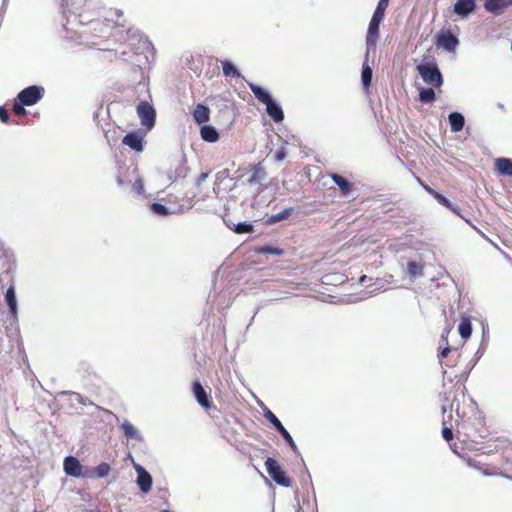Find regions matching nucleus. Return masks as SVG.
I'll list each match as a JSON object with an SVG mask.
<instances>
[{
    "label": "nucleus",
    "instance_id": "obj_1",
    "mask_svg": "<svg viewBox=\"0 0 512 512\" xmlns=\"http://www.w3.org/2000/svg\"><path fill=\"white\" fill-rule=\"evenodd\" d=\"M249 88L257 100L266 106L267 114L276 123L283 121L284 113L282 108L273 101L271 95L266 90L254 83H250Z\"/></svg>",
    "mask_w": 512,
    "mask_h": 512
},
{
    "label": "nucleus",
    "instance_id": "obj_2",
    "mask_svg": "<svg viewBox=\"0 0 512 512\" xmlns=\"http://www.w3.org/2000/svg\"><path fill=\"white\" fill-rule=\"evenodd\" d=\"M417 71L426 84L435 88L442 86L443 77L436 63L419 64L417 66Z\"/></svg>",
    "mask_w": 512,
    "mask_h": 512
},
{
    "label": "nucleus",
    "instance_id": "obj_3",
    "mask_svg": "<svg viewBox=\"0 0 512 512\" xmlns=\"http://www.w3.org/2000/svg\"><path fill=\"white\" fill-rule=\"evenodd\" d=\"M265 466L269 476L278 485L283 487H290L292 485L291 478L274 458L268 457L265 461Z\"/></svg>",
    "mask_w": 512,
    "mask_h": 512
},
{
    "label": "nucleus",
    "instance_id": "obj_4",
    "mask_svg": "<svg viewBox=\"0 0 512 512\" xmlns=\"http://www.w3.org/2000/svg\"><path fill=\"white\" fill-rule=\"evenodd\" d=\"M420 184L423 186V188L430 194L432 195L437 201L439 204L443 205L444 207L448 208L449 210H451L454 214H456L457 216L461 217L462 219H464L471 227H473L478 233H480L481 235H484L475 225H473L470 220L468 219H465L461 213H460V209L456 206H454L450 201L449 199H447L444 195H442L441 193L437 192L436 190H434L433 188H431L430 186L424 184L420 179H418Z\"/></svg>",
    "mask_w": 512,
    "mask_h": 512
},
{
    "label": "nucleus",
    "instance_id": "obj_5",
    "mask_svg": "<svg viewBox=\"0 0 512 512\" xmlns=\"http://www.w3.org/2000/svg\"><path fill=\"white\" fill-rule=\"evenodd\" d=\"M43 96L44 88L41 86L32 85L20 91L16 98L20 100L22 104L32 106L39 102Z\"/></svg>",
    "mask_w": 512,
    "mask_h": 512
},
{
    "label": "nucleus",
    "instance_id": "obj_6",
    "mask_svg": "<svg viewBox=\"0 0 512 512\" xmlns=\"http://www.w3.org/2000/svg\"><path fill=\"white\" fill-rule=\"evenodd\" d=\"M265 418L277 429V431L281 434V436L285 439L287 444L294 452H298V447L295 444L292 436L286 430V428L282 425L280 420L276 417V415L269 409L264 412Z\"/></svg>",
    "mask_w": 512,
    "mask_h": 512
},
{
    "label": "nucleus",
    "instance_id": "obj_7",
    "mask_svg": "<svg viewBox=\"0 0 512 512\" xmlns=\"http://www.w3.org/2000/svg\"><path fill=\"white\" fill-rule=\"evenodd\" d=\"M137 114L141 120V124L148 129H151L155 124V110L146 101H142L137 106Z\"/></svg>",
    "mask_w": 512,
    "mask_h": 512
},
{
    "label": "nucleus",
    "instance_id": "obj_8",
    "mask_svg": "<svg viewBox=\"0 0 512 512\" xmlns=\"http://www.w3.org/2000/svg\"><path fill=\"white\" fill-rule=\"evenodd\" d=\"M192 392L198 404L204 409L208 410L213 406V401L210 394L206 392L200 381H193Z\"/></svg>",
    "mask_w": 512,
    "mask_h": 512
},
{
    "label": "nucleus",
    "instance_id": "obj_9",
    "mask_svg": "<svg viewBox=\"0 0 512 512\" xmlns=\"http://www.w3.org/2000/svg\"><path fill=\"white\" fill-rule=\"evenodd\" d=\"M137 472V485L143 493L150 492L153 484L151 475L139 464L134 465Z\"/></svg>",
    "mask_w": 512,
    "mask_h": 512
},
{
    "label": "nucleus",
    "instance_id": "obj_10",
    "mask_svg": "<svg viewBox=\"0 0 512 512\" xmlns=\"http://www.w3.org/2000/svg\"><path fill=\"white\" fill-rule=\"evenodd\" d=\"M436 44L448 51H453L458 45V39L450 31H441L437 35Z\"/></svg>",
    "mask_w": 512,
    "mask_h": 512
},
{
    "label": "nucleus",
    "instance_id": "obj_11",
    "mask_svg": "<svg viewBox=\"0 0 512 512\" xmlns=\"http://www.w3.org/2000/svg\"><path fill=\"white\" fill-rule=\"evenodd\" d=\"M382 20L372 17L369 23L366 43L368 48H375L377 40L379 38V25Z\"/></svg>",
    "mask_w": 512,
    "mask_h": 512
},
{
    "label": "nucleus",
    "instance_id": "obj_12",
    "mask_svg": "<svg viewBox=\"0 0 512 512\" xmlns=\"http://www.w3.org/2000/svg\"><path fill=\"white\" fill-rule=\"evenodd\" d=\"M123 144L136 152H142L144 149L143 137L138 132L127 133L122 140Z\"/></svg>",
    "mask_w": 512,
    "mask_h": 512
},
{
    "label": "nucleus",
    "instance_id": "obj_13",
    "mask_svg": "<svg viewBox=\"0 0 512 512\" xmlns=\"http://www.w3.org/2000/svg\"><path fill=\"white\" fill-rule=\"evenodd\" d=\"M509 6H512V0H485V9L495 15H499L504 12Z\"/></svg>",
    "mask_w": 512,
    "mask_h": 512
},
{
    "label": "nucleus",
    "instance_id": "obj_14",
    "mask_svg": "<svg viewBox=\"0 0 512 512\" xmlns=\"http://www.w3.org/2000/svg\"><path fill=\"white\" fill-rule=\"evenodd\" d=\"M63 467L65 473L69 476L80 477L82 475L80 462L73 456H68L64 459Z\"/></svg>",
    "mask_w": 512,
    "mask_h": 512
},
{
    "label": "nucleus",
    "instance_id": "obj_15",
    "mask_svg": "<svg viewBox=\"0 0 512 512\" xmlns=\"http://www.w3.org/2000/svg\"><path fill=\"white\" fill-rule=\"evenodd\" d=\"M266 171L261 163L255 164L249 171V177L247 179L248 183L251 185L260 184L261 181L265 178Z\"/></svg>",
    "mask_w": 512,
    "mask_h": 512
},
{
    "label": "nucleus",
    "instance_id": "obj_16",
    "mask_svg": "<svg viewBox=\"0 0 512 512\" xmlns=\"http://www.w3.org/2000/svg\"><path fill=\"white\" fill-rule=\"evenodd\" d=\"M476 7L474 0H457L454 5V11L460 16H467L473 12Z\"/></svg>",
    "mask_w": 512,
    "mask_h": 512
},
{
    "label": "nucleus",
    "instance_id": "obj_17",
    "mask_svg": "<svg viewBox=\"0 0 512 512\" xmlns=\"http://www.w3.org/2000/svg\"><path fill=\"white\" fill-rule=\"evenodd\" d=\"M193 118L197 124L208 122L210 120V109L203 104H197L193 111Z\"/></svg>",
    "mask_w": 512,
    "mask_h": 512
},
{
    "label": "nucleus",
    "instance_id": "obj_18",
    "mask_svg": "<svg viewBox=\"0 0 512 512\" xmlns=\"http://www.w3.org/2000/svg\"><path fill=\"white\" fill-rule=\"evenodd\" d=\"M495 168L499 174L512 176V160L508 158H498L495 161Z\"/></svg>",
    "mask_w": 512,
    "mask_h": 512
},
{
    "label": "nucleus",
    "instance_id": "obj_19",
    "mask_svg": "<svg viewBox=\"0 0 512 512\" xmlns=\"http://www.w3.org/2000/svg\"><path fill=\"white\" fill-rule=\"evenodd\" d=\"M332 180L339 187L341 194L347 196L352 191V184L339 174H331Z\"/></svg>",
    "mask_w": 512,
    "mask_h": 512
},
{
    "label": "nucleus",
    "instance_id": "obj_20",
    "mask_svg": "<svg viewBox=\"0 0 512 512\" xmlns=\"http://www.w3.org/2000/svg\"><path fill=\"white\" fill-rule=\"evenodd\" d=\"M450 128L453 132H459L463 129L465 119L462 114L458 112H452L448 116Z\"/></svg>",
    "mask_w": 512,
    "mask_h": 512
},
{
    "label": "nucleus",
    "instance_id": "obj_21",
    "mask_svg": "<svg viewBox=\"0 0 512 512\" xmlns=\"http://www.w3.org/2000/svg\"><path fill=\"white\" fill-rule=\"evenodd\" d=\"M200 135L204 141L210 143L216 142L219 139V133L213 126L210 125L202 126L200 129Z\"/></svg>",
    "mask_w": 512,
    "mask_h": 512
},
{
    "label": "nucleus",
    "instance_id": "obj_22",
    "mask_svg": "<svg viewBox=\"0 0 512 512\" xmlns=\"http://www.w3.org/2000/svg\"><path fill=\"white\" fill-rule=\"evenodd\" d=\"M6 303L10 309V312L16 316L17 315V299L15 294V289L13 286L9 287L5 294Z\"/></svg>",
    "mask_w": 512,
    "mask_h": 512
},
{
    "label": "nucleus",
    "instance_id": "obj_23",
    "mask_svg": "<svg viewBox=\"0 0 512 512\" xmlns=\"http://www.w3.org/2000/svg\"><path fill=\"white\" fill-rule=\"evenodd\" d=\"M223 75L225 77L239 78L241 76L239 70L229 60L221 61Z\"/></svg>",
    "mask_w": 512,
    "mask_h": 512
},
{
    "label": "nucleus",
    "instance_id": "obj_24",
    "mask_svg": "<svg viewBox=\"0 0 512 512\" xmlns=\"http://www.w3.org/2000/svg\"><path fill=\"white\" fill-rule=\"evenodd\" d=\"M424 264L420 262L410 261L407 264V272L411 278L423 275Z\"/></svg>",
    "mask_w": 512,
    "mask_h": 512
},
{
    "label": "nucleus",
    "instance_id": "obj_25",
    "mask_svg": "<svg viewBox=\"0 0 512 512\" xmlns=\"http://www.w3.org/2000/svg\"><path fill=\"white\" fill-rule=\"evenodd\" d=\"M462 458L466 461V463H467V465H468V466L473 467V468H475V469L479 470V471H480L483 475H485V476H493V475H496V474H497V473H496L495 471H493V470H490V469H488V468H484V467H482V466L480 465V463H479V462H477L475 459H472V458H470V457H467V458H466V457H462Z\"/></svg>",
    "mask_w": 512,
    "mask_h": 512
},
{
    "label": "nucleus",
    "instance_id": "obj_26",
    "mask_svg": "<svg viewBox=\"0 0 512 512\" xmlns=\"http://www.w3.org/2000/svg\"><path fill=\"white\" fill-rule=\"evenodd\" d=\"M458 331L463 339H468L471 336L472 327L469 318H462L458 326Z\"/></svg>",
    "mask_w": 512,
    "mask_h": 512
},
{
    "label": "nucleus",
    "instance_id": "obj_27",
    "mask_svg": "<svg viewBox=\"0 0 512 512\" xmlns=\"http://www.w3.org/2000/svg\"><path fill=\"white\" fill-rule=\"evenodd\" d=\"M436 95L432 88H422L419 92V101L422 103H432Z\"/></svg>",
    "mask_w": 512,
    "mask_h": 512
},
{
    "label": "nucleus",
    "instance_id": "obj_28",
    "mask_svg": "<svg viewBox=\"0 0 512 512\" xmlns=\"http://www.w3.org/2000/svg\"><path fill=\"white\" fill-rule=\"evenodd\" d=\"M361 80L364 87L368 89L372 81V69L368 64H364L362 67Z\"/></svg>",
    "mask_w": 512,
    "mask_h": 512
},
{
    "label": "nucleus",
    "instance_id": "obj_29",
    "mask_svg": "<svg viewBox=\"0 0 512 512\" xmlns=\"http://www.w3.org/2000/svg\"><path fill=\"white\" fill-rule=\"evenodd\" d=\"M389 1L390 0H379L372 17L383 20L384 16H385L386 9L389 5Z\"/></svg>",
    "mask_w": 512,
    "mask_h": 512
},
{
    "label": "nucleus",
    "instance_id": "obj_30",
    "mask_svg": "<svg viewBox=\"0 0 512 512\" xmlns=\"http://www.w3.org/2000/svg\"><path fill=\"white\" fill-rule=\"evenodd\" d=\"M121 427H122L126 437H128V438H137L138 437V432H137L136 428L130 422L124 421L122 423Z\"/></svg>",
    "mask_w": 512,
    "mask_h": 512
},
{
    "label": "nucleus",
    "instance_id": "obj_31",
    "mask_svg": "<svg viewBox=\"0 0 512 512\" xmlns=\"http://www.w3.org/2000/svg\"><path fill=\"white\" fill-rule=\"evenodd\" d=\"M110 470H111L110 465L106 462H103V463L99 464L94 469L93 473L99 478H104V477L108 476V474L110 473Z\"/></svg>",
    "mask_w": 512,
    "mask_h": 512
},
{
    "label": "nucleus",
    "instance_id": "obj_32",
    "mask_svg": "<svg viewBox=\"0 0 512 512\" xmlns=\"http://www.w3.org/2000/svg\"><path fill=\"white\" fill-rule=\"evenodd\" d=\"M258 253L261 254H273V255H282L284 253L283 249L272 247L269 245L262 246L256 250Z\"/></svg>",
    "mask_w": 512,
    "mask_h": 512
},
{
    "label": "nucleus",
    "instance_id": "obj_33",
    "mask_svg": "<svg viewBox=\"0 0 512 512\" xmlns=\"http://www.w3.org/2000/svg\"><path fill=\"white\" fill-rule=\"evenodd\" d=\"M25 106H26L25 104H22V102L20 100L15 98L13 106H12V111L16 116H26L27 111L24 108Z\"/></svg>",
    "mask_w": 512,
    "mask_h": 512
},
{
    "label": "nucleus",
    "instance_id": "obj_34",
    "mask_svg": "<svg viewBox=\"0 0 512 512\" xmlns=\"http://www.w3.org/2000/svg\"><path fill=\"white\" fill-rule=\"evenodd\" d=\"M150 208L153 213L160 215V216H167L170 214L169 209L160 203H152Z\"/></svg>",
    "mask_w": 512,
    "mask_h": 512
},
{
    "label": "nucleus",
    "instance_id": "obj_35",
    "mask_svg": "<svg viewBox=\"0 0 512 512\" xmlns=\"http://www.w3.org/2000/svg\"><path fill=\"white\" fill-rule=\"evenodd\" d=\"M235 232L238 234L253 232V225L245 222L238 223L235 227Z\"/></svg>",
    "mask_w": 512,
    "mask_h": 512
},
{
    "label": "nucleus",
    "instance_id": "obj_36",
    "mask_svg": "<svg viewBox=\"0 0 512 512\" xmlns=\"http://www.w3.org/2000/svg\"><path fill=\"white\" fill-rule=\"evenodd\" d=\"M132 190L137 195H143V193H144V182H143L142 178L138 177V178L135 179V181L132 184Z\"/></svg>",
    "mask_w": 512,
    "mask_h": 512
},
{
    "label": "nucleus",
    "instance_id": "obj_37",
    "mask_svg": "<svg viewBox=\"0 0 512 512\" xmlns=\"http://www.w3.org/2000/svg\"><path fill=\"white\" fill-rule=\"evenodd\" d=\"M291 212H292V209L289 208V209H285L283 211H281L280 213L276 214V215H273L272 216V220L273 221H281V220H284L286 218H288L290 215H291Z\"/></svg>",
    "mask_w": 512,
    "mask_h": 512
},
{
    "label": "nucleus",
    "instance_id": "obj_38",
    "mask_svg": "<svg viewBox=\"0 0 512 512\" xmlns=\"http://www.w3.org/2000/svg\"><path fill=\"white\" fill-rule=\"evenodd\" d=\"M442 436L446 441H448V442L451 441L453 439L452 429L449 427H443Z\"/></svg>",
    "mask_w": 512,
    "mask_h": 512
},
{
    "label": "nucleus",
    "instance_id": "obj_39",
    "mask_svg": "<svg viewBox=\"0 0 512 512\" xmlns=\"http://www.w3.org/2000/svg\"><path fill=\"white\" fill-rule=\"evenodd\" d=\"M0 120L3 123H8V121H9L8 110L3 106H0Z\"/></svg>",
    "mask_w": 512,
    "mask_h": 512
},
{
    "label": "nucleus",
    "instance_id": "obj_40",
    "mask_svg": "<svg viewBox=\"0 0 512 512\" xmlns=\"http://www.w3.org/2000/svg\"><path fill=\"white\" fill-rule=\"evenodd\" d=\"M209 176V173L208 172H203L201 173L198 177H197V180H196V185L197 186H200Z\"/></svg>",
    "mask_w": 512,
    "mask_h": 512
},
{
    "label": "nucleus",
    "instance_id": "obj_41",
    "mask_svg": "<svg viewBox=\"0 0 512 512\" xmlns=\"http://www.w3.org/2000/svg\"><path fill=\"white\" fill-rule=\"evenodd\" d=\"M285 157H286V152H285L284 149H281V150L277 151L276 154H275V160L276 161H282V160L285 159Z\"/></svg>",
    "mask_w": 512,
    "mask_h": 512
},
{
    "label": "nucleus",
    "instance_id": "obj_42",
    "mask_svg": "<svg viewBox=\"0 0 512 512\" xmlns=\"http://www.w3.org/2000/svg\"><path fill=\"white\" fill-rule=\"evenodd\" d=\"M450 353V348L449 347H446L444 348L442 351H441V354H440V357L441 358H445L448 356V354Z\"/></svg>",
    "mask_w": 512,
    "mask_h": 512
},
{
    "label": "nucleus",
    "instance_id": "obj_43",
    "mask_svg": "<svg viewBox=\"0 0 512 512\" xmlns=\"http://www.w3.org/2000/svg\"><path fill=\"white\" fill-rule=\"evenodd\" d=\"M506 443V440L499 438V447H503Z\"/></svg>",
    "mask_w": 512,
    "mask_h": 512
},
{
    "label": "nucleus",
    "instance_id": "obj_44",
    "mask_svg": "<svg viewBox=\"0 0 512 512\" xmlns=\"http://www.w3.org/2000/svg\"><path fill=\"white\" fill-rule=\"evenodd\" d=\"M455 411H456V413H457V414H459V408H458V406L455 408Z\"/></svg>",
    "mask_w": 512,
    "mask_h": 512
},
{
    "label": "nucleus",
    "instance_id": "obj_45",
    "mask_svg": "<svg viewBox=\"0 0 512 512\" xmlns=\"http://www.w3.org/2000/svg\"><path fill=\"white\" fill-rule=\"evenodd\" d=\"M118 183H119V184H122V183H123V181L119 178V179H118Z\"/></svg>",
    "mask_w": 512,
    "mask_h": 512
},
{
    "label": "nucleus",
    "instance_id": "obj_46",
    "mask_svg": "<svg viewBox=\"0 0 512 512\" xmlns=\"http://www.w3.org/2000/svg\"><path fill=\"white\" fill-rule=\"evenodd\" d=\"M459 387H462L463 391L466 389L464 385H460Z\"/></svg>",
    "mask_w": 512,
    "mask_h": 512
}]
</instances>
